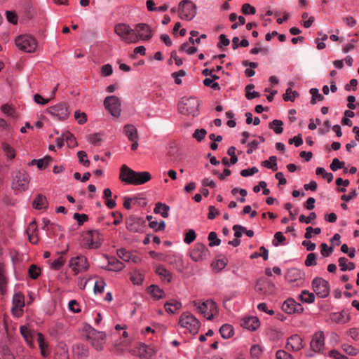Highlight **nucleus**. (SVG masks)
<instances>
[{
	"instance_id": "774afa93",
	"label": "nucleus",
	"mask_w": 359,
	"mask_h": 359,
	"mask_svg": "<svg viewBox=\"0 0 359 359\" xmlns=\"http://www.w3.org/2000/svg\"><path fill=\"white\" fill-rule=\"evenodd\" d=\"M276 359H294L292 356L283 350H279L276 353Z\"/></svg>"
},
{
	"instance_id": "e433bc0d",
	"label": "nucleus",
	"mask_w": 359,
	"mask_h": 359,
	"mask_svg": "<svg viewBox=\"0 0 359 359\" xmlns=\"http://www.w3.org/2000/svg\"><path fill=\"white\" fill-rule=\"evenodd\" d=\"M294 305L295 301L292 298H289L282 304V309L285 313L291 314L292 313V310L294 309Z\"/></svg>"
},
{
	"instance_id": "2f4dec72",
	"label": "nucleus",
	"mask_w": 359,
	"mask_h": 359,
	"mask_svg": "<svg viewBox=\"0 0 359 359\" xmlns=\"http://www.w3.org/2000/svg\"><path fill=\"white\" fill-rule=\"evenodd\" d=\"M169 210H170L169 206L167 205L166 204L162 203L161 202H158L156 204V206L154 208V212L161 214V215L164 218H167L168 217Z\"/></svg>"
},
{
	"instance_id": "37998d69",
	"label": "nucleus",
	"mask_w": 359,
	"mask_h": 359,
	"mask_svg": "<svg viewBox=\"0 0 359 359\" xmlns=\"http://www.w3.org/2000/svg\"><path fill=\"white\" fill-rule=\"evenodd\" d=\"M285 240L286 238L282 232L278 231L274 235V239L273 240L272 243L274 246L277 247L279 245H283Z\"/></svg>"
},
{
	"instance_id": "aec40b11",
	"label": "nucleus",
	"mask_w": 359,
	"mask_h": 359,
	"mask_svg": "<svg viewBox=\"0 0 359 359\" xmlns=\"http://www.w3.org/2000/svg\"><path fill=\"white\" fill-rule=\"evenodd\" d=\"M325 344V337L323 332H316L311 341V348L315 352H320Z\"/></svg>"
},
{
	"instance_id": "13d9d810",
	"label": "nucleus",
	"mask_w": 359,
	"mask_h": 359,
	"mask_svg": "<svg viewBox=\"0 0 359 359\" xmlns=\"http://www.w3.org/2000/svg\"><path fill=\"white\" fill-rule=\"evenodd\" d=\"M306 266H316L317 264L316 262V256L315 253H309L304 262Z\"/></svg>"
},
{
	"instance_id": "680f3d73",
	"label": "nucleus",
	"mask_w": 359,
	"mask_h": 359,
	"mask_svg": "<svg viewBox=\"0 0 359 359\" xmlns=\"http://www.w3.org/2000/svg\"><path fill=\"white\" fill-rule=\"evenodd\" d=\"M74 118L77 121L78 123L82 125L85 123L87 121V116L83 112H80L79 111H76L74 113Z\"/></svg>"
},
{
	"instance_id": "c03bdc74",
	"label": "nucleus",
	"mask_w": 359,
	"mask_h": 359,
	"mask_svg": "<svg viewBox=\"0 0 359 359\" xmlns=\"http://www.w3.org/2000/svg\"><path fill=\"white\" fill-rule=\"evenodd\" d=\"M208 240L210 241L209 245L210 247L218 246L221 243V240L217 238V233L214 231L209 233Z\"/></svg>"
},
{
	"instance_id": "ddd939ff",
	"label": "nucleus",
	"mask_w": 359,
	"mask_h": 359,
	"mask_svg": "<svg viewBox=\"0 0 359 359\" xmlns=\"http://www.w3.org/2000/svg\"><path fill=\"white\" fill-rule=\"evenodd\" d=\"M88 340L97 351H101L105 343V334L102 332L93 330L88 335Z\"/></svg>"
},
{
	"instance_id": "a878e982",
	"label": "nucleus",
	"mask_w": 359,
	"mask_h": 359,
	"mask_svg": "<svg viewBox=\"0 0 359 359\" xmlns=\"http://www.w3.org/2000/svg\"><path fill=\"white\" fill-rule=\"evenodd\" d=\"M147 292L156 300L163 299L165 297V292L156 285H151L147 288Z\"/></svg>"
},
{
	"instance_id": "f3484780",
	"label": "nucleus",
	"mask_w": 359,
	"mask_h": 359,
	"mask_svg": "<svg viewBox=\"0 0 359 359\" xmlns=\"http://www.w3.org/2000/svg\"><path fill=\"white\" fill-rule=\"evenodd\" d=\"M48 111L53 116L57 117L59 120L66 119L69 116V114L68 107H67V104L65 103H61V104L50 107L48 109Z\"/></svg>"
},
{
	"instance_id": "a19ab883",
	"label": "nucleus",
	"mask_w": 359,
	"mask_h": 359,
	"mask_svg": "<svg viewBox=\"0 0 359 359\" xmlns=\"http://www.w3.org/2000/svg\"><path fill=\"white\" fill-rule=\"evenodd\" d=\"M317 175H321L323 178L326 179L328 183L333 180V175L331 172H327L326 170L321 167H318L316 170Z\"/></svg>"
},
{
	"instance_id": "b1692460",
	"label": "nucleus",
	"mask_w": 359,
	"mask_h": 359,
	"mask_svg": "<svg viewBox=\"0 0 359 359\" xmlns=\"http://www.w3.org/2000/svg\"><path fill=\"white\" fill-rule=\"evenodd\" d=\"M72 351L77 359H85L88 355V348L83 344L73 346Z\"/></svg>"
},
{
	"instance_id": "338daca9",
	"label": "nucleus",
	"mask_w": 359,
	"mask_h": 359,
	"mask_svg": "<svg viewBox=\"0 0 359 359\" xmlns=\"http://www.w3.org/2000/svg\"><path fill=\"white\" fill-rule=\"evenodd\" d=\"M320 248L321 254L323 257H329L333 252V248L332 247H328L325 243L320 245Z\"/></svg>"
},
{
	"instance_id": "bf43d9fd",
	"label": "nucleus",
	"mask_w": 359,
	"mask_h": 359,
	"mask_svg": "<svg viewBox=\"0 0 359 359\" xmlns=\"http://www.w3.org/2000/svg\"><path fill=\"white\" fill-rule=\"evenodd\" d=\"M77 156L79 158V162L82 163L84 166L88 167L90 165V161L88 159L85 160V158L87 156V154L84 151H79L77 153Z\"/></svg>"
},
{
	"instance_id": "6e6552de",
	"label": "nucleus",
	"mask_w": 359,
	"mask_h": 359,
	"mask_svg": "<svg viewBox=\"0 0 359 359\" xmlns=\"http://www.w3.org/2000/svg\"><path fill=\"white\" fill-rule=\"evenodd\" d=\"M178 10L180 18L182 20H191L196 14V6L189 0H182Z\"/></svg>"
},
{
	"instance_id": "7c9ffc66",
	"label": "nucleus",
	"mask_w": 359,
	"mask_h": 359,
	"mask_svg": "<svg viewBox=\"0 0 359 359\" xmlns=\"http://www.w3.org/2000/svg\"><path fill=\"white\" fill-rule=\"evenodd\" d=\"M7 278L5 276L4 266L0 264V293L4 295L6 293Z\"/></svg>"
},
{
	"instance_id": "4be33fe9",
	"label": "nucleus",
	"mask_w": 359,
	"mask_h": 359,
	"mask_svg": "<svg viewBox=\"0 0 359 359\" xmlns=\"http://www.w3.org/2000/svg\"><path fill=\"white\" fill-rule=\"evenodd\" d=\"M303 347V339L298 334L292 335L287 339L286 348L288 351H298Z\"/></svg>"
},
{
	"instance_id": "8fccbe9b",
	"label": "nucleus",
	"mask_w": 359,
	"mask_h": 359,
	"mask_svg": "<svg viewBox=\"0 0 359 359\" xmlns=\"http://www.w3.org/2000/svg\"><path fill=\"white\" fill-rule=\"evenodd\" d=\"M341 348L344 352L352 356L356 355L358 353L357 348L347 344H342Z\"/></svg>"
},
{
	"instance_id": "a18cd8bd",
	"label": "nucleus",
	"mask_w": 359,
	"mask_h": 359,
	"mask_svg": "<svg viewBox=\"0 0 359 359\" xmlns=\"http://www.w3.org/2000/svg\"><path fill=\"white\" fill-rule=\"evenodd\" d=\"M63 137L69 147H74L76 145V142L74 136L69 132H66L63 134Z\"/></svg>"
},
{
	"instance_id": "49530a36",
	"label": "nucleus",
	"mask_w": 359,
	"mask_h": 359,
	"mask_svg": "<svg viewBox=\"0 0 359 359\" xmlns=\"http://www.w3.org/2000/svg\"><path fill=\"white\" fill-rule=\"evenodd\" d=\"M262 350L259 345H253L250 348V355L252 359H259Z\"/></svg>"
},
{
	"instance_id": "f8f14e48",
	"label": "nucleus",
	"mask_w": 359,
	"mask_h": 359,
	"mask_svg": "<svg viewBox=\"0 0 359 359\" xmlns=\"http://www.w3.org/2000/svg\"><path fill=\"white\" fill-rule=\"evenodd\" d=\"M210 255L208 248L201 243L195 244L194 249L190 253L191 258L194 262H201L207 259Z\"/></svg>"
},
{
	"instance_id": "f03ea898",
	"label": "nucleus",
	"mask_w": 359,
	"mask_h": 359,
	"mask_svg": "<svg viewBox=\"0 0 359 359\" xmlns=\"http://www.w3.org/2000/svg\"><path fill=\"white\" fill-rule=\"evenodd\" d=\"M199 101L194 97H184L178 104L180 113L183 115L196 116L198 114Z\"/></svg>"
},
{
	"instance_id": "f257e3e1",
	"label": "nucleus",
	"mask_w": 359,
	"mask_h": 359,
	"mask_svg": "<svg viewBox=\"0 0 359 359\" xmlns=\"http://www.w3.org/2000/svg\"><path fill=\"white\" fill-rule=\"evenodd\" d=\"M119 178L126 184L137 186L149 182L151 176L147 171L136 172L126 165H123L120 169Z\"/></svg>"
},
{
	"instance_id": "bb28decb",
	"label": "nucleus",
	"mask_w": 359,
	"mask_h": 359,
	"mask_svg": "<svg viewBox=\"0 0 359 359\" xmlns=\"http://www.w3.org/2000/svg\"><path fill=\"white\" fill-rule=\"evenodd\" d=\"M124 268L123 262H120L115 257L108 259V266L105 268L109 271H118Z\"/></svg>"
},
{
	"instance_id": "c756f323",
	"label": "nucleus",
	"mask_w": 359,
	"mask_h": 359,
	"mask_svg": "<svg viewBox=\"0 0 359 359\" xmlns=\"http://www.w3.org/2000/svg\"><path fill=\"white\" fill-rule=\"evenodd\" d=\"M181 307L182 304L180 302L174 299L170 300L164 304L165 311L171 314H174L175 311L180 309Z\"/></svg>"
},
{
	"instance_id": "864d4df0",
	"label": "nucleus",
	"mask_w": 359,
	"mask_h": 359,
	"mask_svg": "<svg viewBox=\"0 0 359 359\" xmlns=\"http://www.w3.org/2000/svg\"><path fill=\"white\" fill-rule=\"evenodd\" d=\"M180 50L181 51H184L187 53L189 55L194 54L197 52L198 49L197 48L194 46H189V43L187 42L184 43L181 45Z\"/></svg>"
},
{
	"instance_id": "5701e85b",
	"label": "nucleus",
	"mask_w": 359,
	"mask_h": 359,
	"mask_svg": "<svg viewBox=\"0 0 359 359\" xmlns=\"http://www.w3.org/2000/svg\"><path fill=\"white\" fill-rule=\"evenodd\" d=\"M241 325L249 330H255L259 327L260 323L257 317H248L243 319Z\"/></svg>"
},
{
	"instance_id": "69168bd1",
	"label": "nucleus",
	"mask_w": 359,
	"mask_h": 359,
	"mask_svg": "<svg viewBox=\"0 0 359 359\" xmlns=\"http://www.w3.org/2000/svg\"><path fill=\"white\" fill-rule=\"evenodd\" d=\"M344 162L340 161L338 158H334L330 167L332 170L337 171L338 169L342 168L344 166Z\"/></svg>"
},
{
	"instance_id": "cd10ccee",
	"label": "nucleus",
	"mask_w": 359,
	"mask_h": 359,
	"mask_svg": "<svg viewBox=\"0 0 359 359\" xmlns=\"http://www.w3.org/2000/svg\"><path fill=\"white\" fill-rule=\"evenodd\" d=\"M32 205L35 209L37 210L47 208L48 201L46 197L41 194H37L33 201Z\"/></svg>"
},
{
	"instance_id": "423d86ee",
	"label": "nucleus",
	"mask_w": 359,
	"mask_h": 359,
	"mask_svg": "<svg viewBox=\"0 0 359 359\" xmlns=\"http://www.w3.org/2000/svg\"><path fill=\"white\" fill-rule=\"evenodd\" d=\"M114 32L121 37L126 43H137V39L135 34V29L128 25L118 23L114 27Z\"/></svg>"
},
{
	"instance_id": "473e14b6",
	"label": "nucleus",
	"mask_w": 359,
	"mask_h": 359,
	"mask_svg": "<svg viewBox=\"0 0 359 359\" xmlns=\"http://www.w3.org/2000/svg\"><path fill=\"white\" fill-rule=\"evenodd\" d=\"M338 262L342 271H351L353 270L355 267V265L353 262H348V259L344 257H340Z\"/></svg>"
},
{
	"instance_id": "0eeeda50",
	"label": "nucleus",
	"mask_w": 359,
	"mask_h": 359,
	"mask_svg": "<svg viewBox=\"0 0 359 359\" xmlns=\"http://www.w3.org/2000/svg\"><path fill=\"white\" fill-rule=\"evenodd\" d=\"M15 44L20 50L27 53H33L37 47L36 39L30 35H22L17 37Z\"/></svg>"
},
{
	"instance_id": "052dcab7",
	"label": "nucleus",
	"mask_w": 359,
	"mask_h": 359,
	"mask_svg": "<svg viewBox=\"0 0 359 359\" xmlns=\"http://www.w3.org/2000/svg\"><path fill=\"white\" fill-rule=\"evenodd\" d=\"M241 11H242L243 13L245 15H249V14L254 15L256 13L255 8L249 4H244L242 6Z\"/></svg>"
},
{
	"instance_id": "4c0bfd02",
	"label": "nucleus",
	"mask_w": 359,
	"mask_h": 359,
	"mask_svg": "<svg viewBox=\"0 0 359 359\" xmlns=\"http://www.w3.org/2000/svg\"><path fill=\"white\" fill-rule=\"evenodd\" d=\"M283 123L281 120H273L269 123V128L272 129L276 134H280L283 131L282 128Z\"/></svg>"
},
{
	"instance_id": "de8ad7c7",
	"label": "nucleus",
	"mask_w": 359,
	"mask_h": 359,
	"mask_svg": "<svg viewBox=\"0 0 359 359\" xmlns=\"http://www.w3.org/2000/svg\"><path fill=\"white\" fill-rule=\"evenodd\" d=\"M149 226L154 229L155 231H163L165 228V222L161 221L160 223H158L156 221H151L149 222Z\"/></svg>"
},
{
	"instance_id": "6ab92c4d",
	"label": "nucleus",
	"mask_w": 359,
	"mask_h": 359,
	"mask_svg": "<svg viewBox=\"0 0 359 359\" xmlns=\"http://www.w3.org/2000/svg\"><path fill=\"white\" fill-rule=\"evenodd\" d=\"M275 288V285L273 283L265 280H258L256 283L255 290L263 294H270L273 292Z\"/></svg>"
},
{
	"instance_id": "f704fd0d",
	"label": "nucleus",
	"mask_w": 359,
	"mask_h": 359,
	"mask_svg": "<svg viewBox=\"0 0 359 359\" xmlns=\"http://www.w3.org/2000/svg\"><path fill=\"white\" fill-rule=\"evenodd\" d=\"M219 332L224 339H229L233 334V328L229 324H224L220 327Z\"/></svg>"
},
{
	"instance_id": "39448f33",
	"label": "nucleus",
	"mask_w": 359,
	"mask_h": 359,
	"mask_svg": "<svg viewBox=\"0 0 359 359\" xmlns=\"http://www.w3.org/2000/svg\"><path fill=\"white\" fill-rule=\"evenodd\" d=\"M193 304L208 320H212L214 316L218 313L217 306L212 300H207L201 304L194 301Z\"/></svg>"
},
{
	"instance_id": "603ef678",
	"label": "nucleus",
	"mask_w": 359,
	"mask_h": 359,
	"mask_svg": "<svg viewBox=\"0 0 359 359\" xmlns=\"http://www.w3.org/2000/svg\"><path fill=\"white\" fill-rule=\"evenodd\" d=\"M52 161V158L49 156H45L43 158L39 159L37 167L40 170L45 169Z\"/></svg>"
},
{
	"instance_id": "6e6d98bb",
	"label": "nucleus",
	"mask_w": 359,
	"mask_h": 359,
	"mask_svg": "<svg viewBox=\"0 0 359 359\" xmlns=\"http://www.w3.org/2000/svg\"><path fill=\"white\" fill-rule=\"evenodd\" d=\"M40 269L36 265L32 264L29 269V275L31 278L36 279L40 275Z\"/></svg>"
},
{
	"instance_id": "2eb2a0df",
	"label": "nucleus",
	"mask_w": 359,
	"mask_h": 359,
	"mask_svg": "<svg viewBox=\"0 0 359 359\" xmlns=\"http://www.w3.org/2000/svg\"><path fill=\"white\" fill-rule=\"evenodd\" d=\"M135 34L137 36V41L142 39L143 41L149 40L153 35V31L149 25L145 23L137 24L134 28Z\"/></svg>"
},
{
	"instance_id": "9b49d317",
	"label": "nucleus",
	"mask_w": 359,
	"mask_h": 359,
	"mask_svg": "<svg viewBox=\"0 0 359 359\" xmlns=\"http://www.w3.org/2000/svg\"><path fill=\"white\" fill-rule=\"evenodd\" d=\"M105 108L114 117H118L121 114V101L115 95L108 96L104 102Z\"/></svg>"
},
{
	"instance_id": "4d7b16f0",
	"label": "nucleus",
	"mask_w": 359,
	"mask_h": 359,
	"mask_svg": "<svg viewBox=\"0 0 359 359\" xmlns=\"http://www.w3.org/2000/svg\"><path fill=\"white\" fill-rule=\"evenodd\" d=\"M207 132L205 129H197L194 131L193 134V137L195 138L197 141H202L205 137Z\"/></svg>"
},
{
	"instance_id": "4468645a",
	"label": "nucleus",
	"mask_w": 359,
	"mask_h": 359,
	"mask_svg": "<svg viewBox=\"0 0 359 359\" xmlns=\"http://www.w3.org/2000/svg\"><path fill=\"white\" fill-rule=\"evenodd\" d=\"M13 306L11 309L12 313L15 317H20L23 313V307L25 306V297L20 293L18 292L13 295Z\"/></svg>"
},
{
	"instance_id": "e2e57ef3",
	"label": "nucleus",
	"mask_w": 359,
	"mask_h": 359,
	"mask_svg": "<svg viewBox=\"0 0 359 359\" xmlns=\"http://www.w3.org/2000/svg\"><path fill=\"white\" fill-rule=\"evenodd\" d=\"M88 140L92 144L97 145L102 141L101 135L100 133L89 135Z\"/></svg>"
},
{
	"instance_id": "5fc2aeb1",
	"label": "nucleus",
	"mask_w": 359,
	"mask_h": 359,
	"mask_svg": "<svg viewBox=\"0 0 359 359\" xmlns=\"http://www.w3.org/2000/svg\"><path fill=\"white\" fill-rule=\"evenodd\" d=\"M196 238V234L193 229H189L185 234L184 242L187 244H190Z\"/></svg>"
},
{
	"instance_id": "20e7f679",
	"label": "nucleus",
	"mask_w": 359,
	"mask_h": 359,
	"mask_svg": "<svg viewBox=\"0 0 359 359\" xmlns=\"http://www.w3.org/2000/svg\"><path fill=\"white\" fill-rule=\"evenodd\" d=\"M179 324L182 327L188 330L192 334H196L201 326L199 320L194 315L188 312L182 313L179 320Z\"/></svg>"
},
{
	"instance_id": "412c9836",
	"label": "nucleus",
	"mask_w": 359,
	"mask_h": 359,
	"mask_svg": "<svg viewBox=\"0 0 359 359\" xmlns=\"http://www.w3.org/2000/svg\"><path fill=\"white\" fill-rule=\"evenodd\" d=\"M156 353V347L151 345L141 344L137 347V354L143 359H150Z\"/></svg>"
},
{
	"instance_id": "9d476101",
	"label": "nucleus",
	"mask_w": 359,
	"mask_h": 359,
	"mask_svg": "<svg viewBox=\"0 0 359 359\" xmlns=\"http://www.w3.org/2000/svg\"><path fill=\"white\" fill-rule=\"evenodd\" d=\"M312 287L320 298H325L330 294L329 283L322 278H315L312 281Z\"/></svg>"
},
{
	"instance_id": "09e8293b",
	"label": "nucleus",
	"mask_w": 359,
	"mask_h": 359,
	"mask_svg": "<svg viewBox=\"0 0 359 359\" xmlns=\"http://www.w3.org/2000/svg\"><path fill=\"white\" fill-rule=\"evenodd\" d=\"M316 214L313 212H311L309 214V215L308 217H306L305 215H301L299 217V221L301 222V223H306V224H309L311 223L313 220L316 219Z\"/></svg>"
},
{
	"instance_id": "c85d7f7f",
	"label": "nucleus",
	"mask_w": 359,
	"mask_h": 359,
	"mask_svg": "<svg viewBox=\"0 0 359 359\" xmlns=\"http://www.w3.org/2000/svg\"><path fill=\"white\" fill-rule=\"evenodd\" d=\"M156 273L160 276L162 280H166L170 283L172 279V273L168 271L163 265H158L156 266Z\"/></svg>"
},
{
	"instance_id": "dca6fc26",
	"label": "nucleus",
	"mask_w": 359,
	"mask_h": 359,
	"mask_svg": "<svg viewBox=\"0 0 359 359\" xmlns=\"http://www.w3.org/2000/svg\"><path fill=\"white\" fill-rule=\"evenodd\" d=\"M69 266L72 268L75 274H77L82 271H86L88 269L86 258L81 255L72 257L69 260Z\"/></svg>"
},
{
	"instance_id": "a211bd4d",
	"label": "nucleus",
	"mask_w": 359,
	"mask_h": 359,
	"mask_svg": "<svg viewBox=\"0 0 359 359\" xmlns=\"http://www.w3.org/2000/svg\"><path fill=\"white\" fill-rule=\"evenodd\" d=\"M143 224L144 221L134 215H130L126 219V229L134 233L141 231Z\"/></svg>"
},
{
	"instance_id": "58836bf2",
	"label": "nucleus",
	"mask_w": 359,
	"mask_h": 359,
	"mask_svg": "<svg viewBox=\"0 0 359 359\" xmlns=\"http://www.w3.org/2000/svg\"><path fill=\"white\" fill-rule=\"evenodd\" d=\"M299 298L302 302L306 303H313L315 301V295L313 293L309 292L308 290H303L299 295Z\"/></svg>"
},
{
	"instance_id": "3c124183",
	"label": "nucleus",
	"mask_w": 359,
	"mask_h": 359,
	"mask_svg": "<svg viewBox=\"0 0 359 359\" xmlns=\"http://www.w3.org/2000/svg\"><path fill=\"white\" fill-rule=\"evenodd\" d=\"M117 255L124 262H129L131 259V255L125 249H119L117 250Z\"/></svg>"
},
{
	"instance_id": "79ce46f5",
	"label": "nucleus",
	"mask_w": 359,
	"mask_h": 359,
	"mask_svg": "<svg viewBox=\"0 0 359 359\" xmlns=\"http://www.w3.org/2000/svg\"><path fill=\"white\" fill-rule=\"evenodd\" d=\"M299 94L297 91H293L290 88H288L286 90L285 93L283 95V100L287 101H291L293 102L297 96H298Z\"/></svg>"
},
{
	"instance_id": "c9c22d12",
	"label": "nucleus",
	"mask_w": 359,
	"mask_h": 359,
	"mask_svg": "<svg viewBox=\"0 0 359 359\" xmlns=\"http://www.w3.org/2000/svg\"><path fill=\"white\" fill-rule=\"evenodd\" d=\"M20 331L22 337H24L25 341L29 344L32 345V333L31 330L26 326L23 325L20 327Z\"/></svg>"
},
{
	"instance_id": "72a5a7b5",
	"label": "nucleus",
	"mask_w": 359,
	"mask_h": 359,
	"mask_svg": "<svg viewBox=\"0 0 359 359\" xmlns=\"http://www.w3.org/2000/svg\"><path fill=\"white\" fill-rule=\"evenodd\" d=\"M37 342L41 350V355L44 357L48 355V346L44 341L43 335L41 333H37Z\"/></svg>"
},
{
	"instance_id": "ea45409f",
	"label": "nucleus",
	"mask_w": 359,
	"mask_h": 359,
	"mask_svg": "<svg viewBox=\"0 0 359 359\" xmlns=\"http://www.w3.org/2000/svg\"><path fill=\"white\" fill-rule=\"evenodd\" d=\"M310 94L312 95L311 103L312 104H315L317 101H323L324 100V96L319 93V91L317 88H313L310 89Z\"/></svg>"
},
{
	"instance_id": "1a4fd4ad",
	"label": "nucleus",
	"mask_w": 359,
	"mask_h": 359,
	"mask_svg": "<svg viewBox=\"0 0 359 359\" xmlns=\"http://www.w3.org/2000/svg\"><path fill=\"white\" fill-rule=\"evenodd\" d=\"M100 233L97 230H90L83 235L82 245L88 249H95L100 245Z\"/></svg>"
},
{
	"instance_id": "7ed1b4c3",
	"label": "nucleus",
	"mask_w": 359,
	"mask_h": 359,
	"mask_svg": "<svg viewBox=\"0 0 359 359\" xmlns=\"http://www.w3.org/2000/svg\"><path fill=\"white\" fill-rule=\"evenodd\" d=\"M29 183L28 174L24 170H15L12 173V189L18 191L27 189Z\"/></svg>"
},
{
	"instance_id": "393cba45",
	"label": "nucleus",
	"mask_w": 359,
	"mask_h": 359,
	"mask_svg": "<svg viewBox=\"0 0 359 359\" xmlns=\"http://www.w3.org/2000/svg\"><path fill=\"white\" fill-rule=\"evenodd\" d=\"M123 133L130 141H133L138 139L137 130L132 124H126L124 126Z\"/></svg>"
},
{
	"instance_id": "0e129e2a",
	"label": "nucleus",
	"mask_w": 359,
	"mask_h": 359,
	"mask_svg": "<svg viewBox=\"0 0 359 359\" xmlns=\"http://www.w3.org/2000/svg\"><path fill=\"white\" fill-rule=\"evenodd\" d=\"M105 285H106V283L104 281V280H102V279L97 280L95 282V285H94V288H93L95 293H97V292L102 293V292H103Z\"/></svg>"
}]
</instances>
